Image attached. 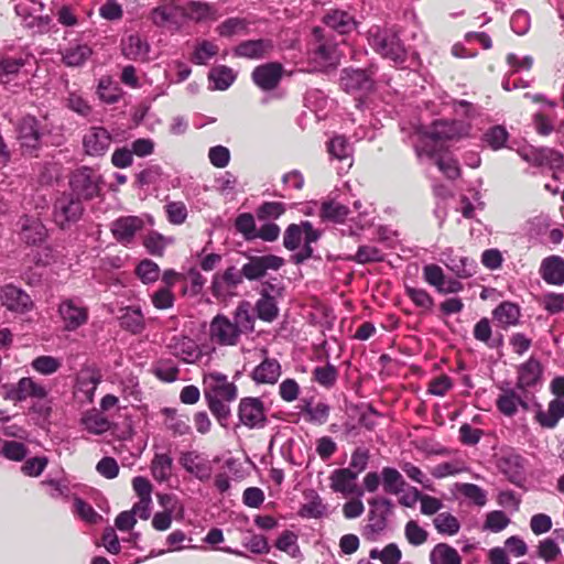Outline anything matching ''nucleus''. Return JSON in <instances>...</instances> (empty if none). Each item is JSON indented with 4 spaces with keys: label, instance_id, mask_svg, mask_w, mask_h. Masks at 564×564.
<instances>
[{
    "label": "nucleus",
    "instance_id": "obj_1",
    "mask_svg": "<svg viewBox=\"0 0 564 564\" xmlns=\"http://www.w3.org/2000/svg\"><path fill=\"white\" fill-rule=\"evenodd\" d=\"M368 43L378 54L395 64H402L406 58V50L392 29L371 26L368 31Z\"/></svg>",
    "mask_w": 564,
    "mask_h": 564
},
{
    "label": "nucleus",
    "instance_id": "obj_2",
    "mask_svg": "<svg viewBox=\"0 0 564 564\" xmlns=\"http://www.w3.org/2000/svg\"><path fill=\"white\" fill-rule=\"evenodd\" d=\"M463 124L455 121H436L431 130L421 135L415 144V151L419 158L423 155L434 158L437 150V142L441 140H452L460 137Z\"/></svg>",
    "mask_w": 564,
    "mask_h": 564
},
{
    "label": "nucleus",
    "instance_id": "obj_3",
    "mask_svg": "<svg viewBox=\"0 0 564 564\" xmlns=\"http://www.w3.org/2000/svg\"><path fill=\"white\" fill-rule=\"evenodd\" d=\"M102 182V176L96 170L82 166L72 173L69 186L74 196L89 200L99 196Z\"/></svg>",
    "mask_w": 564,
    "mask_h": 564
},
{
    "label": "nucleus",
    "instance_id": "obj_4",
    "mask_svg": "<svg viewBox=\"0 0 564 564\" xmlns=\"http://www.w3.org/2000/svg\"><path fill=\"white\" fill-rule=\"evenodd\" d=\"M318 238L319 232L313 228L312 224L310 221H302L300 225L292 224L286 228L283 237V245L289 250H295L304 240L305 253L303 256H296L297 262H300L311 257L313 252L311 243L317 241Z\"/></svg>",
    "mask_w": 564,
    "mask_h": 564
},
{
    "label": "nucleus",
    "instance_id": "obj_5",
    "mask_svg": "<svg viewBox=\"0 0 564 564\" xmlns=\"http://www.w3.org/2000/svg\"><path fill=\"white\" fill-rule=\"evenodd\" d=\"M57 314L63 323L64 330L74 332L88 322V307L79 297L62 299Z\"/></svg>",
    "mask_w": 564,
    "mask_h": 564
},
{
    "label": "nucleus",
    "instance_id": "obj_6",
    "mask_svg": "<svg viewBox=\"0 0 564 564\" xmlns=\"http://www.w3.org/2000/svg\"><path fill=\"white\" fill-rule=\"evenodd\" d=\"M203 391L205 399L234 401L238 395L236 384L230 382L226 375L218 371H212L204 375Z\"/></svg>",
    "mask_w": 564,
    "mask_h": 564
},
{
    "label": "nucleus",
    "instance_id": "obj_7",
    "mask_svg": "<svg viewBox=\"0 0 564 564\" xmlns=\"http://www.w3.org/2000/svg\"><path fill=\"white\" fill-rule=\"evenodd\" d=\"M239 422L248 429H262L265 426L267 411L259 398H242L238 405Z\"/></svg>",
    "mask_w": 564,
    "mask_h": 564
},
{
    "label": "nucleus",
    "instance_id": "obj_8",
    "mask_svg": "<svg viewBox=\"0 0 564 564\" xmlns=\"http://www.w3.org/2000/svg\"><path fill=\"white\" fill-rule=\"evenodd\" d=\"M84 212L83 203L73 194L62 195L54 205V220L61 228L79 220Z\"/></svg>",
    "mask_w": 564,
    "mask_h": 564
},
{
    "label": "nucleus",
    "instance_id": "obj_9",
    "mask_svg": "<svg viewBox=\"0 0 564 564\" xmlns=\"http://www.w3.org/2000/svg\"><path fill=\"white\" fill-rule=\"evenodd\" d=\"M314 35L317 40H321V30L318 28L314 30ZM308 55L316 70H325L335 67L339 63L337 46L329 42L318 41V43L312 47Z\"/></svg>",
    "mask_w": 564,
    "mask_h": 564
},
{
    "label": "nucleus",
    "instance_id": "obj_10",
    "mask_svg": "<svg viewBox=\"0 0 564 564\" xmlns=\"http://www.w3.org/2000/svg\"><path fill=\"white\" fill-rule=\"evenodd\" d=\"M0 303L8 311L17 314H24L33 308L31 296L24 290L13 284H6L1 288Z\"/></svg>",
    "mask_w": 564,
    "mask_h": 564
},
{
    "label": "nucleus",
    "instance_id": "obj_11",
    "mask_svg": "<svg viewBox=\"0 0 564 564\" xmlns=\"http://www.w3.org/2000/svg\"><path fill=\"white\" fill-rule=\"evenodd\" d=\"M209 338L220 346H235L240 338L232 322L226 315H216L209 324Z\"/></svg>",
    "mask_w": 564,
    "mask_h": 564
},
{
    "label": "nucleus",
    "instance_id": "obj_12",
    "mask_svg": "<svg viewBox=\"0 0 564 564\" xmlns=\"http://www.w3.org/2000/svg\"><path fill=\"white\" fill-rule=\"evenodd\" d=\"M242 282V275L234 267L223 273H216L212 282V293L218 300H227L236 294L237 286Z\"/></svg>",
    "mask_w": 564,
    "mask_h": 564
},
{
    "label": "nucleus",
    "instance_id": "obj_13",
    "mask_svg": "<svg viewBox=\"0 0 564 564\" xmlns=\"http://www.w3.org/2000/svg\"><path fill=\"white\" fill-rule=\"evenodd\" d=\"M375 507L369 513L368 523L364 528V535L368 540H376L387 527L386 512L390 510L391 502L386 498L375 499L370 501Z\"/></svg>",
    "mask_w": 564,
    "mask_h": 564
},
{
    "label": "nucleus",
    "instance_id": "obj_14",
    "mask_svg": "<svg viewBox=\"0 0 564 564\" xmlns=\"http://www.w3.org/2000/svg\"><path fill=\"white\" fill-rule=\"evenodd\" d=\"M180 464L200 481L209 480L214 469L213 463L205 455L195 451L182 453Z\"/></svg>",
    "mask_w": 564,
    "mask_h": 564
},
{
    "label": "nucleus",
    "instance_id": "obj_15",
    "mask_svg": "<svg viewBox=\"0 0 564 564\" xmlns=\"http://www.w3.org/2000/svg\"><path fill=\"white\" fill-rule=\"evenodd\" d=\"M497 409L505 416H514L519 409L529 411L530 406L523 395H521L514 388L500 387V393L496 400Z\"/></svg>",
    "mask_w": 564,
    "mask_h": 564
},
{
    "label": "nucleus",
    "instance_id": "obj_16",
    "mask_svg": "<svg viewBox=\"0 0 564 564\" xmlns=\"http://www.w3.org/2000/svg\"><path fill=\"white\" fill-rule=\"evenodd\" d=\"M283 263V259L274 254L253 257L249 262L243 264L240 273L248 280H257L262 278L268 270L280 269Z\"/></svg>",
    "mask_w": 564,
    "mask_h": 564
},
{
    "label": "nucleus",
    "instance_id": "obj_17",
    "mask_svg": "<svg viewBox=\"0 0 564 564\" xmlns=\"http://www.w3.org/2000/svg\"><path fill=\"white\" fill-rule=\"evenodd\" d=\"M143 227V218L139 216H124L112 221L110 230L118 242L129 245L133 241L135 234L142 230Z\"/></svg>",
    "mask_w": 564,
    "mask_h": 564
},
{
    "label": "nucleus",
    "instance_id": "obj_18",
    "mask_svg": "<svg viewBox=\"0 0 564 564\" xmlns=\"http://www.w3.org/2000/svg\"><path fill=\"white\" fill-rule=\"evenodd\" d=\"M357 477L356 471L350 468L335 469L329 476V487L333 491L344 496L362 497L364 491L356 484Z\"/></svg>",
    "mask_w": 564,
    "mask_h": 564
},
{
    "label": "nucleus",
    "instance_id": "obj_19",
    "mask_svg": "<svg viewBox=\"0 0 564 564\" xmlns=\"http://www.w3.org/2000/svg\"><path fill=\"white\" fill-rule=\"evenodd\" d=\"M282 74L283 66L280 63H265L253 69L252 80L262 90H272L279 85Z\"/></svg>",
    "mask_w": 564,
    "mask_h": 564
},
{
    "label": "nucleus",
    "instance_id": "obj_20",
    "mask_svg": "<svg viewBox=\"0 0 564 564\" xmlns=\"http://www.w3.org/2000/svg\"><path fill=\"white\" fill-rule=\"evenodd\" d=\"M111 141V134L107 129L93 127L84 135L83 144L88 155L100 156L108 151Z\"/></svg>",
    "mask_w": 564,
    "mask_h": 564
},
{
    "label": "nucleus",
    "instance_id": "obj_21",
    "mask_svg": "<svg viewBox=\"0 0 564 564\" xmlns=\"http://www.w3.org/2000/svg\"><path fill=\"white\" fill-rule=\"evenodd\" d=\"M101 382V375L95 369H83L77 375L75 394L80 402L91 403L94 401L95 391Z\"/></svg>",
    "mask_w": 564,
    "mask_h": 564
},
{
    "label": "nucleus",
    "instance_id": "obj_22",
    "mask_svg": "<svg viewBox=\"0 0 564 564\" xmlns=\"http://www.w3.org/2000/svg\"><path fill=\"white\" fill-rule=\"evenodd\" d=\"M167 347L173 356L186 364H193L202 357L198 345L187 336H174Z\"/></svg>",
    "mask_w": 564,
    "mask_h": 564
},
{
    "label": "nucleus",
    "instance_id": "obj_23",
    "mask_svg": "<svg viewBox=\"0 0 564 564\" xmlns=\"http://www.w3.org/2000/svg\"><path fill=\"white\" fill-rule=\"evenodd\" d=\"M18 133L21 147L26 152H32L39 148L41 132L39 129V122L35 117H23L19 123Z\"/></svg>",
    "mask_w": 564,
    "mask_h": 564
},
{
    "label": "nucleus",
    "instance_id": "obj_24",
    "mask_svg": "<svg viewBox=\"0 0 564 564\" xmlns=\"http://www.w3.org/2000/svg\"><path fill=\"white\" fill-rule=\"evenodd\" d=\"M534 420L543 429H554L558 421L564 417V400L554 398L543 410L541 404H536Z\"/></svg>",
    "mask_w": 564,
    "mask_h": 564
},
{
    "label": "nucleus",
    "instance_id": "obj_25",
    "mask_svg": "<svg viewBox=\"0 0 564 564\" xmlns=\"http://www.w3.org/2000/svg\"><path fill=\"white\" fill-rule=\"evenodd\" d=\"M121 52L128 59L148 62L150 44L139 34H130L121 41Z\"/></svg>",
    "mask_w": 564,
    "mask_h": 564
},
{
    "label": "nucleus",
    "instance_id": "obj_26",
    "mask_svg": "<svg viewBox=\"0 0 564 564\" xmlns=\"http://www.w3.org/2000/svg\"><path fill=\"white\" fill-rule=\"evenodd\" d=\"M273 50V43L271 40H249L241 42L234 50L236 56L250 58V59H260L268 56Z\"/></svg>",
    "mask_w": 564,
    "mask_h": 564
},
{
    "label": "nucleus",
    "instance_id": "obj_27",
    "mask_svg": "<svg viewBox=\"0 0 564 564\" xmlns=\"http://www.w3.org/2000/svg\"><path fill=\"white\" fill-rule=\"evenodd\" d=\"M340 86L347 93L368 91L372 80L362 69H345L340 77Z\"/></svg>",
    "mask_w": 564,
    "mask_h": 564
},
{
    "label": "nucleus",
    "instance_id": "obj_28",
    "mask_svg": "<svg viewBox=\"0 0 564 564\" xmlns=\"http://www.w3.org/2000/svg\"><path fill=\"white\" fill-rule=\"evenodd\" d=\"M19 225L20 237L28 245L41 243L46 238V229L37 218L22 216Z\"/></svg>",
    "mask_w": 564,
    "mask_h": 564
},
{
    "label": "nucleus",
    "instance_id": "obj_29",
    "mask_svg": "<svg viewBox=\"0 0 564 564\" xmlns=\"http://www.w3.org/2000/svg\"><path fill=\"white\" fill-rule=\"evenodd\" d=\"M540 274L547 284H564V259L560 256H550L543 259Z\"/></svg>",
    "mask_w": 564,
    "mask_h": 564
},
{
    "label": "nucleus",
    "instance_id": "obj_30",
    "mask_svg": "<svg viewBox=\"0 0 564 564\" xmlns=\"http://www.w3.org/2000/svg\"><path fill=\"white\" fill-rule=\"evenodd\" d=\"M541 376V364L536 359L530 358L518 368L517 388L519 390L532 388L540 382Z\"/></svg>",
    "mask_w": 564,
    "mask_h": 564
},
{
    "label": "nucleus",
    "instance_id": "obj_31",
    "mask_svg": "<svg viewBox=\"0 0 564 564\" xmlns=\"http://www.w3.org/2000/svg\"><path fill=\"white\" fill-rule=\"evenodd\" d=\"M93 48L85 43H73L61 51L62 62L68 67H79L91 56Z\"/></svg>",
    "mask_w": 564,
    "mask_h": 564
},
{
    "label": "nucleus",
    "instance_id": "obj_32",
    "mask_svg": "<svg viewBox=\"0 0 564 564\" xmlns=\"http://www.w3.org/2000/svg\"><path fill=\"white\" fill-rule=\"evenodd\" d=\"M281 376V366L278 360L267 358L252 371V379L257 383L274 384Z\"/></svg>",
    "mask_w": 564,
    "mask_h": 564
},
{
    "label": "nucleus",
    "instance_id": "obj_33",
    "mask_svg": "<svg viewBox=\"0 0 564 564\" xmlns=\"http://www.w3.org/2000/svg\"><path fill=\"white\" fill-rule=\"evenodd\" d=\"M119 323L123 329L132 334H140L145 328L144 316L140 307L128 306L121 308Z\"/></svg>",
    "mask_w": 564,
    "mask_h": 564
},
{
    "label": "nucleus",
    "instance_id": "obj_34",
    "mask_svg": "<svg viewBox=\"0 0 564 564\" xmlns=\"http://www.w3.org/2000/svg\"><path fill=\"white\" fill-rule=\"evenodd\" d=\"M323 21L327 26L336 30L340 34L349 33L356 26L354 18L347 11L338 9L327 12Z\"/></svg>",
    "mask_w": 564,
    "mask_h": 564
},
{
    "label": "nucleus",
    "instance_id": "obj_35",
    "mask_svg": "<svg viewBox=\"0 0 564 564\" xmlns=\"http://www.w3.org/2000/svg\"><path fill=\"white\" fill-rule=\"evenodd\" d=\"M492 316L502 328L516 326L521 316L520 307L511 302H502L492 311Z\"/></svg>",
    "mask_w": 564,
    "mask_h": 564
},
{
    "label": "nucleus",
    "instance_id": "obj_36",
    "mask_svg": "<svg viewBox=\"0 0 564 564\" xmlns=\"http://www.w3.org/2000/svg\"><path fill=\"white\" fill-rule=\"evenodd\" d=\"M250 303L243 301L239 303L234 313V321L231 322L240 336L251 333L254 329V317L250 312Z\"/></svg>",
    "mask_w": 564,
    "mask_h": 564
},
{
    "label": "nucleus",
    "instance_id": "obj_37",
    "mask_svg": "<svg viewBox=\"0 0 564 564\" xmlns=\"http://www.w3.org/2000/svg\"><path fill=\"white\" fill-rule=\"evenodd\" d=\"M430 561L432 564H460L462 557L456 549L438 543L431 551Z\"/></svg>",
    "mask_w": 564,
    "mask_h": 564
},
{
    "label": "nucleus",
    "instance_id": "obj_38",
    "mask_svg": "<svg viewBox=\"0 0 564 564\" xmlns=\"http://www.w3.org/2000/svg\"><path fill=\"white\" fill-rule=\"evenodd\" d=\"M181 14H183V8H180L174 2H170L154 8L151 12V19L154 24L164 26L175 22L176 18Z\"/></svg>",
    "mask_w": 564,
    "mask_h": 564
},
{
    "label": "nucleus",
    "instance_id": "obj_39",
    "mask_svg": "<svg viewBox=\"0 0 564 564\" xmlns=\"http://www.w3.org/2000/svg\"><path fill=\"white\" fill-rule=\"evenodd\" d=\"M173 459L169 454H155L151 463L153 478L159 481H167L172 476Z\"/></svg>",
    "mask_w": 564,
    "mask_h": 564
},
{
    "label": "nucleus",
    "instance_id": "obj_40",
    "mask_svg": "<svg viewBox=\"0 0 564 564\" xmlns=\"http://www.w3.org/2000/svg\"><path fill=\"white\" fill-rule=\"evenodd\" d=\"M208 79L213 83V89L225 90L235 82L236 73L228 66L219 65L210 69Z\"/></svg>",
    "mask_w": 564,
    "mask_h": 564
},
{
    "label": "nucleus",
    "instance_id": "obj_41",
    "mask_svg": "<svg viewBox=\"0 0 564 564\" xmlns=\"http://www.w3.org/2000/svg\"><path fill=\"white\" fill-rule=\"evenodd\" d=\"M28 63V58L3 57L0 61V83L9 84L15 78Z\"/></svg>",
    "mask_w": 564,
    "mask_h": 564
},
{
    "label": "nucleus",
    "instance_id": "obj_42",
    "mask_svg": "<svg viewBox=\"0 0 564 564\" xmlns=\"http://www.w3.org/2000/svg\"><path fill=\"white\" fill-rule=\"evenodd\" d=\"M381 478L383 490L387 494L399 495L405 486L403 476L393 467H383L381 470Z\"/></svg>",
    "mask_w": 564,
    "mask_h": 564
},
{
    "label": "nucleus",
    "instance_id": "obj_43",
    "mask_svg": "<svg viewBox=\"0 0 564 564\" xmlns=\"http://www.w3.org/2000/svg\"><path fill=\"white\" fill-rule=\"evenodd\" d=\"M82 425L91 434H102L110 429V422L98 411L86 412L80 419Z\"/></svg>",
    "mask_w": 564,
    "mask_h": 564
},
{
    "label": "nucleus",
    "instance_id": "obj_44",
    "mask_svg": "<svg viewBox=\"0 0 564 564\" xmlns=\"http://www.w3.org/2000/svg\"><path fill=\"white\" fill-rule=\"evenodd\" d=\"M328 153L333 159H336L338 161H347L348 166L351 165L352 148L344 137H334L328 142Z\"/></svg>",
    "mask_w": 564,
    "mask_h": 564
},
{
    "label": "nucleus",
    "instance_id": "obj_45",
    "mask_svg": "<svg viewBox=\"0 0 564 564\" xmlns=\"http://www.w3.org/2000/svg\"><path fill=\"white\" fill-rule=\"evenodd\" d=\"M503 473L513 484H520L524 476V458L520 455H510L503 460Z\"/></svg>",
    "mask_w": 564,
    "mask_h": 564
},
{
    "label": "nucleus",
    "instance_id": "obj_46",
    "mask_svg": "<svg viewBox=\"0 0 564 564\" xmlns=\"http://www.w3.org/2000/svg\"><path fill=\"white\" fill-rule=\"evenodd\" d=\"M348 207L335 202H324L319 207V216L323 219L332 220L335 223H341L348 215Z\"/></svg>",
    "mask_w": 564,
    "mask_h": 564
},
{
    "label": "nucleus",
    "instance_id": "obj_47",
    "mask_svg": "<svg viewBox=\"0 0 564 564\" xmlns=\"http://www.w3.org/2000/svg\"><path fill=\"white\" fill-rule=\"evenodd\" d=\"M165 425L175 435H185L189 432L188 419L173 409H164Z\"/></svg>",
    "mask_w": 564,
    "mask_h": 564
},
{
    "label": "nucleus",
    "instance_id": "obj_48",
    "mask_svg": "<svg viewBox=\"0 0 564 564\" xmlns=\"http://www.w3.org/2000/svg\"><path fill=\"white\" fill-rule=\"evenodd\" d=\"M468 468L464 460L454 459L451 462H444L431 469V475L434 478L442 479L448 476H454L464 471H467Z\"/></svg>",
    "mask_w": 564,
    "mask_h": 564
},
{
    "label": "nucleus",
    "instance_id": "obj_49",
    "mask_svg": "<svg viewBox=\"0 0 564 564\" xmlns=\"http://www.w3.org/2000/svg\"><path fill=\"white\" fill-rule=\"evenodd\" d=\"M474 337L476 340L486 344L489 348H496L501 345L502 339H492V328L488 318L482 317L474 327Z\"/></svg>",
    "mask_w": 564,
    "mask_h": 564
},
{
    "label": "nucleus",
    "instance_id": "obj_50",
    "mask_svg": "<svg viewBox=\"0 0 564 564\" xmlns=\"http://www.w3.org/2000/svg\"><path fill=\"white\" fill-rule=\"evenodd\" d=\"M183 14L195 21L215 19V10L204 2L192 1L183 8Z\"/></svg>",
    "mask_w": 564,
    "mask_h": 564
},
{
    "label": "nucleus",
    "instance_id": "obj_51",
    "mask_svg": "<svg viewBox=\"0 0 564 564\" xmlns=\"http://www.w3.org/2000/svg\"><path fill=\"white\" fill-rule=\"evenodd\" d=\"M433 524L438 533L446 535H455L460 529L459 521L449 512L438 513L434 518Z\"/></svg>",
    "mask_w": 564,
    "mask_h": 564
},
{
    "label": "nucleus",
    "instance_id": "obj_52",
    "mask_svg": "<svg viewBox=\"0 0 564 564\" xmlns=\"http://www.w3.org/2000/svg\"><path fill=\"white\" fill-rule=\"evenodd\" d=\"M257 315L260 319L272 322L278 316V306L273 296L262 294L256 304Z\"/></svg>",
    "mask_w": 564,
    "mask_h": 564
},
{
    "label": "nucleus",
    "instance_id": "obj_53",
    "mask_svg": "<svg viewBox=\"0 0 564 564\" xmlns=\"http://www.w3.org/2000/svg\"><path fill=\"white\" fill-rule=\"evenodd\" d=\"M19 390L22 394V400L28 398L45 399L47 395V390L29 377L19 380Z\"/></svg>",
    "mask_w": 564,
    "mask_h": 564
},
{
    "label": "nucleus",
    "instance_id": "obj_54",
    "mask_svg": "<svg viewBox=\"0 0 564 564\" xmlns=\"http://www.w3.org/2000/svg\"><path fill=\"white\" fill-rule=\"evenodd\" d=\"M98 95L107 104H115L121 96V90L110 77H102L98 84Z\"/></svg>",
    "mask_w": 564,
    "mask_h": 564
},
{
    "label": "nucleus",
    "instance_id": "obj_55",
    "mask_svg": "<svg viewBox=\"0 0 564 564\" xmlns=\"http://www.w3.org/2000/svg\"><path fill=\"white\" fill-rule=\"evenodd\" d=\"M219 48L218 46L209 41L199 42L193 52L192 61L198 65H205L212 59L215 55H217Z\"/></svg>",
    "mask_w": 564,
    "mask_h": 564
},
{
    "label": "nucleus",
    "instance_id": "obj_56",
    "mask_svg": "<svg viewBox=\"0 0 564 564\" xmlns=\"http://www.w3.org/2000/svg\"><path fill=\"white\" fill-rule=\"evenodd\" d=\"M405 294L411 299L414 305L423 312H431L434 306L433 297L424 290L413 286H405Z\"/></svg>",
    "mask_w": 564,
    "mask_h": 564
},
{
    "label": "nucleus",
    "instance_id": "obj_57",
    "mask_svg": "<svg viewBox=\"0 0 564 564\" xmlns=\"http://www.w3.org/2000/svg\"><path fill=\"white\" fill-rule=\"evenodd\" d=\"M404 535L406 541L413 546L424 544L429 538L427 531L423 529L415 520H410L405 524Z\"/></svg>",
    "mask_w": 564,
    "mask_h": 564
},
{
    "label": "nucleus",
    "instance_id": "obj_58",
    "mask_svg": "<svg viewBox=\"0 0 564 564\" xmlns=\"http://www.w3.org/2000/svg\"><path fill=\"white\" fill-rule=\"evenodd\" d=\"M135 274L143 283H153L160 276V268L152 260L144 259L137 265Z\"/></svg>",
    "mask_w": 564,
    "mask_h": 564
},
{
    "label": "nucleus",
    "instance_id": "obj_59",
    "mask_svg": "<svg viewBox=\"0 0 564 564\" xmlns=\"http://www.w3.org/2000/svg\"><path fill=\"white\" fill-rule=\"evenodd\" d=\"M171 241L172 240L170 238H166L159 232L152 231L145 236L143 245L149 253L153 256H162L164 249Z\"/></svg>",
    "mask_w": 564,
    "mask_h": 564
},
{
    "label": "nucleus",
    "instance_id": "obj_60",
    "mask_svg": "<svg viewBox=\"0 0 564 564\" xmlns=\"http://www.w3.org/2000/svg\"><path fill=\"white\" fill-rule=\"evenodd\" d=\"M0 453L10 460L22 462L28 454V448L23 443L2 441Z\"/></svg>",
    "mask_w": 564,
    "mask_h": 564
},
{
    "label": "nucleus",
    "instance_id": "obj_61",
    "mask_svg": "<svg viewBox=\"0 0 564 564\" xmlns=\"http://www.w3.org/2000/svg\"><path fill=\"white\" fill-rule=\"evenodd\" d=\"M235 227L247 240L257 238L254 218L249 213L240 214L235 221Z\"/></svg>",
    "mask_w": 564,
    "mask_h": 564
},
{
    "label": "nucleus",
    "instance_id": "obj_62",
    "mask_svg": "<svg viewBox=\"0 0 564 564\" xmlns=\"http://www.w3.org/2000/svg\"><path fill=\"white\" fill-rule=\"evenodd\" d=\"M507 139L508 131L501 126H495L484 134V142L492 150H499L503 148Z\"/></svg>",
    "mask_w": 564,
    "mask_h": 564
},
{
    "label": "nucleus",
    "instance_id": "obj_63",
    "mask_svg": "<svg viewBox=\"0 0 564 564\" xmlns=\"http://www.w3.org/2000/svg\"><path fill=\"white\" fill-rule=\"evenodd\" d=\"M401 469L411 480L421 485L424 489H434L432 480L417 466L405 462L401 464Z\"/></svg>",
    "mask_w": 564,
    "mask_h": 564
},
{
    "label": "nucleus",
    "instance_id": "obj_64",
    "mask_svg": "<svg viewBox=\"0 0 564 564\" xmlns=\"http://www.w3.org/2000/svg\"><path fill=\"white\" fill-rule=\"evenodd\" d=\"M153 372L160 380L173 382L177 379L178 368L172 360H159L153 368Z\"/></svg>",
    "mask_w": 564,
    "mask_h": 564
}]
</instances>
